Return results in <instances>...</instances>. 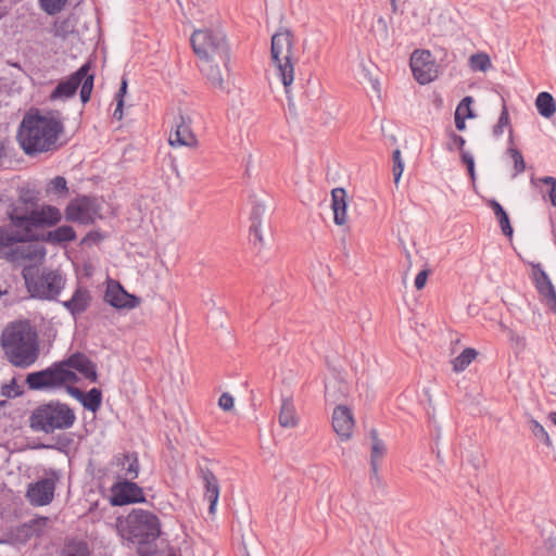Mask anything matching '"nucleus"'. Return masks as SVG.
<instances>
[{"mask_svg":"<svg viewBox=\"0 0 556 556\" xmlns=\"http://www.w3.org/2000/svg\"><path fill=\"white\" fill-rule=\"evenodd\" d=\"M64 126L59 111H47L40 114H26L18 129V141L28 155L52 149Z\"/></svg>","mask_w":556,"mask_h":556,"instance_id":"obj_1","label":"nucleus"},{"mask_svg":"<svg viewBox=\"0 0 556 556\" xmlns=\"http://www.w3.org/2000/svg\"><path fill=\"white\" fill-rule=\"evenodd\" d=\"M1 346L7 359L15 367H29L39 357L38 333L27 320L8 325L1 334Z\"/></svg>","mask_w":556,"mask_h":556,"instance_id":"obj_2","label":"nucleus"},{"mask_svg":"<svg viewBox=\"0 0 556 556\" xmlns=\"http://www.w3.org/2000/svg\"><path fill=\"white\" fill-rule=\"evenodd\" d=\"M124 536L137 545L138 556H156L155 541L160 536L159 518L147 510L132 509L125 519Z\"/></svg>","mask_w":556,"mask_h":556,"instance_id":"obj_3","label":"nucleus"},{"mask_svg":"<svg viewBox=\"0 0 556 556\" xmlns=\"http://www.w3.org/2000/svg\"><path fill=\"white\" fill-rule=\"evenodd\" d=\"M76 420L74 410L65 403L50 401L37 406L29 418L30 428L47 434L71 428Z\"/></svg>","mask_w":556,"mask_h":556,"instance_id":"obj_4","label":"nucleus"},{"mask_svg":"<svg viewBox=\"0 0 556 556\" xmlns=\"http://www.w3.org/2000/svg\"><path fill=\"white\" fill-rule=\"evenodd\" d=\"M293 39L292 31L283 27H280L271 37V60L287 94L294 80Z\"/></svg>","mask_w":556,"mask_h":556,"instance_id":"obj_5","label":"nucleus"},{"mask_svg":"<svg viewBox=\"0 0 556 556\" xmlns=\"http://www.w3.org/2000/svg\"><path fill=\"white\" fill-rule=\"evenodd\" d=\"M9 218L12 224L20 229V233L27 237V241L36 240L35 229L45 226H54L61 218L60 210L52 205L42 206L40 210L24 211L20 207H14L9 213Z\"/></svg>","mask_w":556,"mask_h":556,"instance_id":"obj_6","label":"nucleus"},{"mask_svg":"<svg viewBox=\"0 0 556 556\" xmlns=\"http://www.w3.org/2000/svg\"><path fill=\"white\" fill-rule=\"evenodd\" d=\"M190 41L200 61H220L226 65V61L230 59L227 38L220 30H194Z\"/></svg>","mask_w":556,"mask_h":556,"instance_id":"obj_7","label":"nucleus"},{"mask_svg":"<svg viewBox=\"0 0 556 556\" xmlns=\"http://www.w3.org/2000/svg\"><path fill=\"white\" fill-rule=\"evenodd\" d=\"M23 278L27 291L33 298L49 301L56 300L66 283V279L56 269L43 268L37 275H34L29 269H24Z\"/></svg>","mask_w":556,"mask_h":556,"instance_id":"obj_8","label":"nucleus"},{"mask_svg":"<svg viewBox=\"0 0 556 556\" xmlns=\"http://www.w3.org/2000/svg\"><path fill=\"white\" fill-rule=\"evenodd\" d=\"M90 65L86 63L81 65L78 71L72 74L66 80L60 81L54 90L51 92L49 99L67 100L73 98L78 89H80V99L83 103L89 101L93 88V75L89 74Z\"/></svg>","mask_w":556,"mask_h":556,"instance_id":"obj_9","label":"nucleus"},{"mask_svg":"<svg viewBox=\"0 0 556 556\" xmlns=\"http://www.w3.org/2000/svg\"><path fill=\"white\" fill-rule=\"evenodd\" d=\"M77 375L67 369L63 361L54 363L50 367L30 372L26 377V383L30 390H46L60 388L67 382H77Z\"/></svg>","mask_w":556,"mask_h":556,"instance_id":"obj_10","label":"nucleus"},{"mask_svg":"<svg viewBox=\"0 0 556 556\" xmlns=\"http://www.w3.org/2000/svg\"><path fill=\"white\" fill-rule=\"evenodd\" d=\"M192 119L189 115L179 112L174 118V131L170 132L168 142L173 148L198 146V139L191 129Z\"/></svg>","mask_w":556,"mask_h":556,"instance_id":"obj_11","label":"nucleus"},{"mask_svg":"<svg viewBox=\"0 0 556 556\" xmlns=\"http://www.w3.org/2000/svg\"><path fill=\"white\" fill-rule=\"evenodd\" d=\"M409 64L415 79L421 85L429 84L437 77L434 62L427 50H415Z\"/></svg>","mask_w":556,"mask_h":556,"instance_id":"obj_12","label":"nucleus"},{"mask_svg":"<svg viewBox=\"0 0 556 556\" xmlns=\"http://www.w3.org/2000/svg\"><path fill=\"white\" fill-rule=\"evenodd\" d=\"M97 214L96 201L88 197L72 200L65 208V217L70 222L89 224Z\"/></svg>","mask_w":556,"mask_h":556,"instance_id":"obj_13","label":"nucleus"},{"mask_svg":"<svg viewBox=\"0 0 556 556\" xmlns=\"http://www.w3.org/2000/svg\"><path fill=\"white\" fill-rule=\"evenodd\" d=\"M139 502H144V496L142 489L137 483L125 480L112 486V505L123 506Z\"/></svg>","mask_w":556,"mask_h":556,"instance_id":"obj_14","label":"nucleus"},{"mask_svg":"<svg viewBox=\"0 0 556 556\" xmlns=\"http://www.w3.org/2000/svg\"><path fill=\"white\" fill-rule=\"evenodd\" d=\"M250 202L252 204V210L250 213L251 225L249 228L250 241L254 249H256L257 253H261L265 247V241L261 229L262 217L265 213V205L260 202L254 194L250 195Z\"/></svg>","mask_w":556,"mask_h":556,"instance_id":"obj_15","label":"nucleus"},{"mask_svg":"<svg viewBox=\"0 0 556 556\" xmlns=\"http://www.w3.org/2000/svg\"><path fill=\"white\" fill-rule=\"evenodd\" d=\"M228 62L229 61H226V65L222 64L223 68L219 65V63H222L220 61L205 60L201 61L200 64V71L205 76L211 86L227 92H229V90H227V84L229 79Z\"/></svg>","mask_w":556,"mask_h":556,"instance_id":"obj_16","label":"nucleus"},{"mask_svg":"<svg viewBox=\"0 0 556 556\" xmlns=\"http://www.w3.org/2000/svg\"><path fill=\"white\" fill-rule=\"evenodd\" d=\"M54 490V481L45 478L28 485L26 498L33 506H46L53 501Z\"/></svg>","mask_w":556,"mask_h":556,"instance_id":"obj_17","label":"nucleus"},{"mask_svg":"<svg viewBox=\"0 0 556 556\" xmlns=\"http://www.w3.org/2000/svg\"><path fill=\"white\" fill-rule=\"evenodd\" d=\"M104 300L115 308L131 309L140 303V299L126 292L119 282H110L108 285Z\"/></svg>","mask_w":556,"mask_h":556,"instance_id":"obj_18","label":"nucleus"},{"mask_svg":"<svg viewBox=\"0 0 556 556\" xmlns=\"http://www.w3.org/2000/svg\"><path fill=\"white\" fill-rule=\"evenodd\" d=\"M92 296L88 288L77 285L71 299L63 301L62 305L74 318H76L89 308Z\"/></svg>","mask_w":556,"mask_h":556,"instance_id":"obj_19","label":"nucleus"},{"mask_svg":"<svg viewBox=\"0 0 556 556\" xmlns=\"http://www.w3.org/2000/svg\"><path fill=\"white\" fill-rule=\"evenodd\" d=\"M66 368L75 369L91 382H97L98 374L96 364L84 353H74L66 359H63Z\"/></svg>","mask_w":556,"mask_h":556,"instance_id":"obj_20","label":"nucleus"},{"mask_svg":"<svg viewBox=\"0 0 556 556\" xmlns=\"http://www.w3.org/2000/svg\"><path fill=\"white\" fill-rule=\"evenodd\" d=\"M354 419L352 412L344 405H338L332 414V428L342 440L351 437Z\"/></svg>","mask_w":556,"mask_h":556,"instance_id":"obj_21","label":"nucleus"},{"mask_svg":"<svg viewBox=\"0 0 556 556\" xmlns=\"http://www.w3.org/2000/svg\"><path fill=\"white\" fill-rule=\"evenodd\" d=\"M532 267V281L534 283V287L538 291V293L546 300L547 298L552 296L556 293L555 288L552 283L551 278L546 274V271L543 269L542 265L540 263H531Z\"/></svg>","mask_w":556,"mask_h":556,"instance_id":"obj_22","label":"nucleus"},{"mask_svg":"<svg viewBox=\"0 0 556 556\" xmlns=\"http://www.w3.org/2000/svg\"><path fill=\"white\" fill-rule=\"evenodd\" d=\"M331 207L333 211V222L342 226L346 222V192L343 188H334L331 191Z\"/></svg>","mask_w":556,"mask_h":556,"instance_id":"obj_23","label":"nucleus"},{"mask_svg":"<svg viewBox=\"0 0 556 556\" xmlns=\"http://www.w3.org/2000/svg\"><path fill=\"white\" fill-rule=\"evenodd\" d=\"M348 394V384L339 376H334L325 383V399L329 403L340 402Z\"/></svg>","mask_w":556,"mask_h":556,"instance_id":"obj_24","label":"nucleus"},{"mask_svg":"<svg viewBox=\"0 0 556 556\" xmlns=\"http://www.w3.org/2000/svg\"><path fill=\"white\" fill-rule=\"evenodd\" d=\"M201 477L206 490L205 496L210 502V513L213 514L219 497L218 481L214 473L208 469H201Z\"/></svg>","mask_w":556,"mask_h":556,"instance_id":"obj_25","label":"nucleus"},{"mask_svg":"<svg viewBox=\"0 0 556 556\" xmlns=\"http://www.w3.org/2000/svg\"><path fill=\"white\" fill-rule=\"evenodd\" d=\"M17 242H27V237L22 236L20 229L10 222L9 226L0 229V257L7 254V250Z\"/></svg>","mask_w":556,"mask_h":556,"instance_id":"obj_26","label":"nucleus"},{"mask_svg":"<svg viewBox=\"0 0 556 556\" xmlns=\"http://www.w3.org/2000/svg\"><path fill=\"white\" fill-rule=\"evenodd\" d=\"M488 206L493 211L501 230L505 237L511 238L514 235V228L510 224L509 216L502 204L495 199H490L486 202Z\"/></svg>","mask_w":556,"mask_h":556,"instance_id":"obj_27","label":"nucleus"},{"mask_svg":"<svg viewBox=\"0 0 556 556\" xmlns=\"http://www.w3.org/2000/svg\"><path fill=\"white\" fill-rule=\"evenodd\" d=\"M473 102L470 96H467L462 99L459 104L455 111V127L459 131H464L466 129V119L473 118L475 113L471 109V103Z\"/></svg>","mask_w":556,"mask_h":556,"instance_id":"obj_28","label":"nucleus"},{"mask_svg":"<svg viewBox=\"0 0 556 556\" xmlns=\"http://www.w3.org/2000/svg\"><path fill=\"white\" fill-rule=\"evenodd\" d=\"M278 421L283 428H293L296 426L298 417L291 397H282Z\"/></svg>","mask_w":556,"mask_h":556,"instance_id":"obj_29","label":"nucleus"},{"mask_svg":"<svg viewBox=\"0 0 556 556\" xmlns=\"http://www.w3.org/2000/svg\"><path fill=\"white\" fill-rule=\"evenodd\" d=\"M76 233L72 226L63 225L54 230L48 231L45 241L51 244H61L75 240Z\"/></svg>","mask_w":556,"mask_h":556,"instance_id":"obj_30","label":"nucleus"},{"mask_svg":"<svg viewBox=\"0 0 556 556\" xmlns=\"http://www.w3.org/2000/svg\"><path fill=\"white\" fill-rule=\"evenodd\" d=\"M370 439H371V452H370V467L376 476L378 472V462L381 459L386 453V445L381 439L378 437V431L376 429L370 430Z\"/></svg>","mask_w":556,"mask_h":556,"instance_id":"obj_31","label":"nucleus"},{"mask_svg":"<svg viewBox=\"0 0 556 556\" xmlns=\"http://www.w3.org/2000/svg\"><path fill=\"white\" fill-rule=\"evenodd\" d=\"M535 106L541 116L551 118L556 112V101L549 92L542 91L538 94Z\"/></svg>","mask_w":556,"mask_h":556,"instance_id":"obj_32","label":"nucleus"},{"mask_svg":"<svg viewBox=\"0 0 556 556\" xmlns=\"http://www.w3.org/2000/svg\"><path fill=\"white\" fill-rule=\"evenodd\" d=\"M116 465L122 467L127 477L137 478L139 472L138 457L136 454H121L115 458Z\"/></svg>","mask_w":556,"mask_h":556,"instance_id":"obj_33","label":"nucleus"},{"mask_svg":"<svg viewBox=\"0 0 556 556\" xmlns=\"http://www.w3.org/2000/svg\"><path fill=\"white\" fill-rule=\"evenodd\" d=\"M478 352L472 348H466L453 359V370L456 372L464 371L477 357Z\"/></svg>","mask_w":556,"mask_h":556,"instance_id":"obj_34","label":"nucleus"},{"mask_svg":"<svg viewBox=\"0 0 556 556\" xmlns=\"http://www.w3.org/2000/svg\"><path fill=\"white\" fill-rule=\"evenodd\" d=\"M83 406L92 412L96 413L100 409L102 404V392L101 390L93 388L89 390L87 393L84 394L83 400L80 401Z\"/></svg>","mask_w":556,"mask_h":556,"instance_id":"obj_35","label":"nucleus"},{"mask_svg":"<svg viewBox=\"0 0 556 556\" xmlns=\"http://www.w3.org/2000/svg\"><path fill=\"white\" fill-rule=\"evenodd\" d=\"M469 66L475 72H486L491 68L492 63L490 56L484 52H478L469 58Z\"/></svg>","mask_w":556,"mask_h":556,"instance_id":"obj_36","label":"nucleus"},{"mask_svg":"<svg viewBox=\"0 0 556 556\" xmlns=\"http://www.w3.org/2000/svg\"><path fill=\"white\" fill-rule=\"evenodd\" d=\"M48 193H54L59 195H64L68 192L67 181L62 176H56L50 180L47 187Z\"/></svg>","mask_w":556,"mask_h":556,"instance_id":"obj_37","label":"nucleus"},{"mask_svg":"<svg viewBox=\"0 0 556 556\" xmlns=\"http://www.w3.org/2000/svg\"><path fill=\"white\" fill-rule=\"evenodd\" d=\"M371 31L377 39L381 41L389 40V27L384 17L379 16L376 20V22L372 24Z\"/></svg>","mask_w":556,"mask_h":556,"instance_id":"obj_38","label":"nucleus"},{"mask_svg":"<svg viewBox=\"0 0 556 556\" xmlns=\"http://www.w3.org/2000/svg\"><path fill=\"white\" fill-rule=\"evenodd\" d=\"M67 0H39L41 9L49 15H55L60 13Z\"/></svg>","mask_w":556,"mask_h":556,"instance_id":"obj_39","label":"nucleus"},{"mask_svg":"<svg viewBox=\"0 0 556 556\" xmlns=\"http://www.w3.org/2000/svg\"><path fill=\"white\" fill-rule=\"evenodd\" d=\"M529 424H530V430H531L532 434L538 440H540L542 443H544L545 445L551 446L552 441L549 439L548 433L544 429V427L539 421H536L534 419H531Z\"/></svg>","mask_w":556,"mask_h":556,"instance_id":"obj_40","label":"nucleus"},{"mask_svg":"<svg viewBox=\"0 0 556 556\" xmlns=\"http://www.w3.org/2000/svg\"><path fill=\"white\" fill-rule=\"evenodd\" d=\"M538 182H541L548 187L544 195H547L552 205L556 206V178L552 176H544L539 178Z\"/></svg>","mask_w":556,"mask_h":556,"instance_id":"obj_41","label":"nucleus"},{"mask_svg":"<svg viewBox=\"0 0 556 556\" xmlns=\"http://www.w3.org/2000/svg\"><path fill=\"white\" fill-rule=\"evenodd\" d=\"M392 161H393V178H394V182L399 184V181H400V179L402 177L403 170H404V162L402 160V155H401V150L400 149H395L392 152Z\"/></svg>","mask_w":556,"mask_h":556,"instance_id":"obj_42","label":"nucleus"},{"mask_svg":"<svg viewBox=\"0 0 556 556\" xmlns=\"http://www.w3.org/2000/svg\"><path fill=\"white\" fill-rule=\"evenodd\" d=\"M507 154H509L514 161L515 175L523 173L526 169V163L522 153L518 149L509 147L507 149Z\"/></svg>","mask_w":556,"mask_h":556,"instance_id":"obj_43","label":"nucleus"},{"mask_svg":"<svg viewBox=\"0 0 556 556\" xmlns=\"http://www.w3.org/2000/svg\"><path fill=\"white\" fill-rule=\"evenodd\" d=\"M65 556H90V552L85 542L72 543L67 545Z\"/></svg>","mask_w":556,"mask_h":556,"instance_id":"obj_44","label":"nucleus"},{"mask_svg":"<svg viewBox=\"0 0 556 556\" xmlns=\"http://www.w3.org/2000/svg\"><path fill=\"white\" fill-rule=\"evenodd\" d=\"M509 341L511 343L513 349L519 353L526 349V338L516 333L513 330L508 332Z\"/></svg>","mask_w":556,"mask_h":556,"instance_id":"obj_45","label":"nucleus"},{"mask_svg":"<svg viewBox=\"0 0 556 556\" xmlns=\"http://www.w3.org/2000/svg\"><path fill=\"white\" fill-rule=\"evenodd\" d=\"M448 137L451 140V143L447 144L448 150H453V146L457 147L460 151H463L464 146L466 143V140L463 136L457 135L453 130L448 132Z\"/></svg>","mask_w":556,"mask_h":556,"instance_id":"obj_46","label":"nucleus"},{"mask_svg":"<svg viewBox=\"0 0 556 556\" xmlns=\"http://www.w3.org/2000/svg\"><path fill=\"white\" fill-rule=\"evenodd\" d=\"M462 161L467 166L468 173L472 180H475V160L468 152L462 151Z\"/></svg>","mask_w":556,"mask_h":556,"instance_id":"obj_47","label":"nucleus"},{"mask_svg":"<svg viewBox=\"0 0 556 556\" xmlns=\"http://www.w3.org/2000/svg\"><path fill=\"white\" fill-rule=\"evenodd\" d=\"M17 386L15 383V380H12L11 383L4 384L1 389V395L5 397H15L21 394L20 391L16 390Z\"/></svg>","mask_w":556,"mask_h":556,"instance_id":"obj_48","label":"nucleus"},{"mask_svg":"<svg viewBox=\"0 0 556 556\" xmlns=\"http://www.w3.org/2000/svg\"><path fill=\"white\" fill-rule=\"evenodd\" d=\"M218 405L224 410H230L233 407V397L229 393H223L218 400Z\"/></svg>","mask_w":556,"mask_h":556,"instance_id":"obj_49","label":"nucleus"},{"mask_svg":"<svg viewBox=\"0 0 556 556\" xmlns=\"http://www.w3.org/2000/svg\"><path fill=\"white\" fill-rule=\"evenodd\" d=\"M429 274H430L429 269L420 270L417 274V276L415 277V281H414L415 288L417 290H421L425 287Z\"/></svg>","mask_w":556,"mask_h":556,"instance_id":"obj_50","label":"nucleus"},{"mask_svg":"<svg viewBox=\"0 0 556 556\" xmlns=\"http://www.w3.org/2000/svg\"><path fill=\"white\" fill-rule=\"evenodd\" d=\"M70 33H71V30L68 29L67 22H63L62 24L55 26V29H54L55 37H60V38L64 39L67 37V35Z\"/></svg>","mask_w":556,"mask_h":556,"instance_id":"obj_51","label":"nucleus"},{"mask_svg":"<svg viewBox=\"0 0 556 556\" xmlns=\"http://www.w3.org/2000/svg\"><path fill=\"white\" fill-rule=\"evenodd\" d=\"M509 122L510 121H509L508 109L505 104H503L497 124H500L501 126H503L505 128V127L509 126Z\"/></svg>","mask_w":556,"mask_h":556,"instance_id":"obj_52","label":"nucleus"},{"mask_svg":"<svg viewBox=\"0 0 556 556\" xmlns=\"http://www.w3.org/2000/svg\"><path fill=\"white\" fill-rule=\"evenodd\" d=\"M66 391L71 396H73L74 399H76L79 402L83 400V396L85 394L81 390H79L78 388L73 387V386H67Z\"/></svg>","mask_w":556,"mask_h":556,"instance_id":"obj_53","label":"nucleus"},{"mask_svg":"<svg viewBox=\"0 0 556 556\" xmlns=\"http://www.w3.org/2000/svg\"><path fill=\"white\" fill-rule=\"evenodd\" d=\"M124 100L116 99V109L113 113L114 118L121 121L123 118Z\"/></svg>","mask_w":556,"mask_h":556,"instance_id":"obj_54","label":"nucleus"},{"mask_svg":"<svg viewBox=\"0 0 556 556\" xmlns=\"http://www.w3.org/2000/svg\"><path fill=\"white\" fill-rule=\"evenodd\" d=\"M127 87H128L127 79H126V77H123L122 81H121V87H119V90H118V92H117V94L115 97V100L116 99L124 100V96L127 92Z\"/></svg>","mask_w":556,"mask_h":556,"instance_id":"obj_55","label":"nucleus"},{"mask_svg":"<svg viewBox=\"0 0 556 556\" xmlns=\"http://www.w3.org/2000/svg\"><path fill=\"white\" fill-rule=\"evenodd\" d=\"M482 463L483 462L480 458L469 459L467 460V464L464 465V469L467 470L469 467H471L475 471H477L482 465Z\"/></svg>","mask_w":556,"mask_h":556,"instance_id":"obj_56","label":"nucleus"},{"mask_svg":"<svg viewBox=\"0 0 556 556\" xmlns=\"http://www.w3.org/2000/svg\"><path fill=\"white\" fill-rule=\"evenodd\" d=\"M544 548L548 553L554 552L555 548H556V538L549 536L548 539H546L545 542H544Z\"/></svg>","mask_w":556,"mask_h":556,"instance_id":"obj_57","label":"nucleus"},{"mask_svg":"<svg viewBox=\"0 0 556 556\" xmlns=\"http://www.w3.org/2000/svg\"><path fill=\"white\" fill-rule=\"evenodd\" d=\"M546 303L549 307V309L556 314V293L553 294L552 296L547 298L546 300Z\"/></svg>","mask_w":556,"mask_h":556,"instance_id":"obj_58","label":"nucleus"},{"mask_svg":"<svg viewBox=\"0 0 556 556\" xmlns=\"http://www.w3.org/2000/svg\"><path fill=\"white\" fill-rule=\"evenodd\" d=\"M228 117L233 119L240 118V113L238 111V108L231 106V109L228 112Z\"/></svg>","mask_w":556,"mask_h":556,"instance_id":"obj_59","label":"nucleus"},{"mask_svg":"<svg viewBox=\"0 0 556 556\" xmlns=\"http://www.w3.org/2000/svg\"><path fill=\"white\" fill-rule=\"evenodd\" d=\"M503 132H504V127L496 123L493 127V136L497 138V137L502 136Z\"/></svg>","mask_w":556,"mask_h":556,"instance_id":"obj_60","label":"nucleus"},{"mask_svg":"<svg viewBox=\"0 0 556 556\" xmlns=\"http://www.w3.org/2000/svg\"><path fill=\"white\" fill-rule=\"evenodd\" d=\"M392 13L396 14L399 11L397 0H390Z\"/></svg>","mask_w":556,"mask_h":556,"instance_id":"obj_61","label":"nucleus"},{"mask_svg":"<svg viewBox=\"0 0 556 556\" xmlns=\"http://www.w3.org/2000/svg\"><path fill=\"white\" fill-rule=\"evenodd\" d=\"M46 521H47V518H39V519L34 520L33 522H34V523H41V525H45V523H46Z\"/></svg>","mask_w":556,"mask_h":556,"instance_id":"obj_62","label":"nucleus"},{"mask_svg":"<svg viewBox=\"0 0 556 556\" xmlns=\"http://www.w3.org/2000/svg\"><path fill=\"white\" fill-rule=\"evenodd\" d=\"M553 422L556 425V413L551 414Z\"/></svg>","mask_w":556,"mask_h":556,"instance_id":"obj_63","label":"nucleus"},{"mask_svg":"<svg viewBox=\"0 0 556 556\" xmlns=\"http://www.w3.org/2000/svg\"><path fill=\"white\" fill-rule=\"evenodd\" d=\"M509 142L510 143L513 142V130H511V128L509 129Z\"/></svg>","mask_w":556,"mask_h":556,"instance_id":"obj_64","label":"nucleus"}]
</instances>
